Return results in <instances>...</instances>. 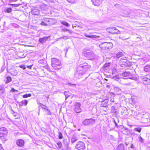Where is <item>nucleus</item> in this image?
<instances>
[{
	"mask_svg": "<svg viewBox=\"0 0 150 150\" xmlns=\"http://www.w3.org/2000/svg\"><path fill=\"white\" fill-rule=\"evenodd\" d=\"M67 32H68V33L69 34H71V31L69 29H68Z\"/></svg>",
	"mask_w": 150,
	"mask_h": 150,
	"instance_id": "56",
	"label": "nucleus"
},
{
	"mask_svg": "<svg viewBox=\"0 0 150 150\" xmlns=\"http://www.w3.org/2000/svg\"><path fill=\"white\" fill-rule=\"evenodd\" d=\"M77 139L73 137L71 139V142L72 143H73L77 141Z\"/></svg>",
	"mask_w": 150,
	"mask_h": 150,
	"instance_id": "42",
	"label": "nucleus"
},
{
	"mask_svg": "<svg viewBox=\"0 0 150 150\" xmlns=\"http://www.w3.org/2000/svg\"><path fill=\"white\" fill-rule=\"evenodd\" d=\"M108 64H105L104 65V66L105 67H107L108 66Z\"/></svg>",
	"mask_w": 150,
	"mask_h": 150,
	"instance_id": "58",
	"label": "nucleus"
},
{
	"mask_svg": "<svg viewBox=\"0 0 150 150\" xmlns=\"http://www.w3.org/2000/svg\"><path fill=\"white\" fill-rule=\"evenodd\" d=\"M135 79V78L134 77V76L132 75L131 73H130V75L129 76H128V77L127 79Z\"/></svg>",
	"mask_w": 150,
	"mask_h": 150,
	"instance_id": "35",
	"label": "nucleus"
},
{
	"mask_svg": "<svg viewBox=\"0 0 150 150\" xmlns=\"http://www.w3.org/2000/svg\"><path fill=\"white\" fill-rule=\"evenodd\" d=\"M106 87L107 88H109V85H107Z\"/></svg>",
	"mask_w": 150,
	"mask_h": 150,
	"instance_id": "63",
	"label": "nucleus"
},
{
	"mask_svg": "<svg viewBox=\"0 0 150 150\" xmlns=\"http://www.w3.org/2000/svg\"><path fill=\"white\" fill-rule=\"evenodd\" d=\"M16 90L14 88H11V91L12 92H15L16 91Z\"/></svg>",
	"mask_w": 150,
	"mask_h": 150,
	"instance_id": "53",
	"label": "nucleus"
},
{
	"mask_svg": "<svg viewBox=\"0 0 150 150\" xmlns=\"http://www.w3.org/2000/svg\"><path fill=\"white\" fill-rule=\"evenodd\" d=\"M68 29L66 28H63L61 30V31L66 32L67 31Z\"/></svg>",
	"mask_w": 150,
	"mask_h": 150,
	"instance_id": "48",
	"label": "nucleus"
},
{
	"mask_svg": "<svg viewBox=\"0 0 150 150\" xmlns=\"http://www.w3.org/2000/svg\"><path fill=\"white\" fill-rule=\"evenodd\" d=\"M61 23L62 24L66 26L67 27L69 25V24L68 23L64 21H62L61 22Z\"/></svg>",
	"mask_w": 150,
	"mask_h": 150,
	"instance_id": "31",
	"label": "nucleus"
},
{
	"mask_svg": "<svg viewBox=\"0 0 150 150\" xmlns=\"http://www.w3.org/2000/svg\"><path fill=\"white\" fill-rule=\"evenodd\" d=\"M31 13L34 15H38V11L35 9L32 10Z\"/></svg>",
	"mask_w": 150,
	"mask_h": 150,
	"instance_id": "32",
	"label": "nucleus"
},
{
	"mask_svg": "<svg viewBox=\"0 0 150 150\" xmlns=\"http://www.w3.org/2000/svg\"><path fill=\"white\" fill-rule=\"evenodd\" d=\"M57 144L58 145L59 148H61L62 146V144L60 142H58L57 143Z\"/></svg>",
	"mask_w": 150,
	"mask_h": 150,
	"instance_id": "43",
	"label": "nucleus"
},
{
	"mask_svg": "<svg viewBox=\"0 0 150 150\" xmlns=\"http://www.w3.org/2000/svg\"><path fill=\"white\" fill-rule=\"evenodd\" d=\"M144 70L146 72L150 71V65L145 66L144 68Z\"/></svg>",
	"mask_w": 150,
	"mask_h": 150,
	"instance_id": "22",
	"label": "nucleus"
},
{
	"mask_svg": "<svg viewBox=\"0 0 150 150\" xmlns=\"http://www.w3.org/2000/svg\"><path fill=\"white\" fill-rule=\"evenodd\" d=\"M39 104L40 106L42 108L45 110L47 109V107L46 105H45L41 103H39Z\"/></svg>",
	"mask_w": 150,
	"mask_h": 150,
	"instance_id": "34",
	"label": "nucleus"
},
{
	"mask_svg": "<svg viewBox=\"0 0 150 150\" xmlns=\"http://www.w3.org/2000/svg\"><path fill=\"white\" fill-rule=\"evenodd\" d=\"M50 38L49 36L46 37H43L40 38L39 39V41L40 43L42 44H43L47 40H50Z\"/></svg>",
	"mask_w": 150,
	"mask_h": 150,
	"instance_id": "14",
	"label": "nucleus"
},
{
	"mask_svg": "<svg viewBox=\"0 0 150 150\" xmlns=\"http://www.w3.org/2000/svg\"><path fill=\"white\" fill-rule=\"evenodd\" d=\"M127 79L125 78H121L119 79V81H120V83L123 85H129L130 84L129 83H127Z\"/></svg>",
	"mask_w": 150,
	"mask_h": 150,
	"instance_id": "12",
	"label": "nucleus"
},
{
	"mask_svg": "<svg viewBox=\"0 0 150 150\" xmlns=\"http://www.w3.org/2000/svg\"><path fill=\"white\" fill-rule=\"evenodd\" d=\"M91 67V66L86 63L81 64L78 67L75 75L78 74L79 75H83Z\"/></svg>",
	"mask_w": 150,
	"mask_h": 150,
	"instance_id": "1",
	"label": "nucleus"
},
{
	"mask_svg": "<svg viewBox=\"0 0 150 150\" xmlns=\"http://www.w3.org/2000/svg\"><path fill=\"white\" fill-rule=\"evenodd\" d=\"M64 93L65 96V100H66L70 96V93L68 92L64 91Z\"/></svg>",
	"mask_w": 150,
	"mask_h": 150,
	"instance_id": "25",
	"label": "nucleus"
},
{
	"mask_svg": "<svg viewBox=\"0 0 150 150\" xmlns=\"http://www.w3.org/2000/svg\"><path fill=\"white\" fill-rule=\"evenodd\" d=\"M19 67L23 69H25L26 68L25 66L24 65H21Z\"/></svg>",
	"mask_w": 150,
	"mask_h": 150,
	"instance_id": "47",
	"label": "nucleus"
},
{
	"mask_svg": "<svg viewBox=\"0 0 150 150\" xmlns=\"http://www.w3.org/2000/svg\"><path fill=\"white\" fill-rule=\"evenodd\" d=\"M6 83H7L12 81L11 78L10 76H7L6 77Z\"/></svg>",
	"mask_w": 150,
	"mask_h": 150,
	"instance_id": "29",
	"label": "nucleus"
},
{
	"mask_svg": "<svg viewBox=\"0 0 150 150\" xmlns=\"http://www.w3.org/2000/svg\"><path fill=\"white\" fill-rule=\"evenodd\" d=\"M41 71L42 72H43V73H44V71L43 70H41Z\"/></svg>",
	"mask_w": 150,
	"mask_h": 150,
	"instance_id": "62",
	"label": "nucleus"
},
{
	"mask_svg": "<svg viewBox=\"0 0 150 150\" xmlns=\"http://www.w3.org/2000/svg\"><path fill=\"white\" fill-rule=\"evenodd\" d=\"M16 143L18 146H22L24 145V142L22 139H18L16 141Z\"/></svg>",
	"mask_w": 150,
	"mask_h": 150,
	"instance_id": "15",
	"label": "nucleus"
},
{
	"mask_svg": "<svg viewBox=\"0 0 150 150\" xmlns=\"http://www.w3.org/2000/svg\"><path fill=\"white\" fill-rule=\"evenodd\" d=\"M22 4H10V5L13 6L14 7H18L19 6L21 5Z\"/></svg>",
	"mask_w": 150,
	"mask_h": 150,
	"instance_id": "37",
	"label": "nucleus"
},
{
	"mask_svg": "<svg viewBox=\"0 0 150 150\" xmlns=\"http://www.w3.org/2000/svg\"><path fill=\"white\" fill-rule=\"evenodd\" d=\"M131 62H129V61L127 60L125 62L124 65L126 67H129L131 66Z\"/></svg>",
	"mask_w": 150,
	"mask_h": 150,
	"instance_id": "24",
	"label": "nucleus"
},
{
	"mask_svg": "<svg viewBox=\"0 0 150 150\" xmlns=\"http://www.w3.org/2000/svg\"><path fill=\"white\" fill-rule=\"evenodd\" d=\"M114 123L115 124V126L116 127H117V128H118V125L117 124V122H116L115 121V120H114Z\"/></svg>",
	"mask_w": 150,
	"mask_h": 150,
	"instance_id": "50",
	"label": "nucleus"
},
{
	"mask_svg": "<svg viewBox=\"0 0 150 150\" xmlns=\"http://www.w3.org/2000/svg\"><path fill=\"white\" fill-rule=\"evenodd\" d=\"M9 1H17V0H9Z\"/></svg>",
	"mask_w": 150,
	"mask_h": 150,
	"instance_id": "60",
	"label": "nucleus"
},
{
	"mask_svg": "<svg viewBox=\"0 0 150 150\" xmlns=\"http://www.w3.org/2000/svg\"><path fill=\"white\" fill-rule=\"evenodd\" d=\"M117 150H124V145L122 144H121L117 146Z\"/></svg>",
	"mask_w": 150,
	"mask_h": 150,
	"instance_id": "19",
	"label": "nucleus"
},
{
	"mask_svg": "<svg viewBox=\"0 0 150 150\" xmlns=\"http://www.w3.org/2000/svg\"><path fill=\"white\" fill-rule=\"evenodd\" d=\"M75 25H76V26H73V25H72V27H73V28L74 27H76V26H78V27H79V26H77V25H76V24H75Z\"/></svg>",
	"mask_w": 150,
	"mask_h": 150,
	"instance_id": "59",
	"label": "nucleus"
},
{
	"mask_svg": "<svg viewBox=\"0 0 150 150\" xmlns=\"http://www.w3.org/2000/svg\"><path fill=\"white\" fill-rule=\"evenodd\" d=\"M108 101L107 100L102 101L101 102V106L106 108L108 106Z\"/></svg>",
	"mask_w": 150,
	"mask_h": 150,
	"instance_id": "17",
	"label": "nucleus"
},
{
	"mask_svg": "<svg viewBox=\"0 0 150 150\" xmlns=\"http://www.w3.org/2000/svg\"><path fill=\"white\" fill-rule=\"evenodd\" d=\"M69 3L71 4H74L77 2V0H67Z\"/></svg>",
	"mask_w": 150,
	"mask_h": 150,
	"instance_id": "30",
	"label": "nucleus"
},
{
	"mask_svg": "<svg viewBox=\"0 0 150 150\" xmlns=\"http://www.w3.org/2000/svg\"><path fill=\"white\" fill-rule=\"evenodd\" d=\"M45 112H46V114L47 115H49L50 114L51 112L49 110L47 109H46L45 110Z\"/></svg>",
	"mask_w": 150,
	"mask_h": 150,
	"instance_id": "44",
	"label": "nucleus"
},
{
	"mask_svg": "<svg viewBox=\"0 0 150 150\" xmlns=\"http://www.w3.org/2000/svg\"><path fill=\"white\" fill-rule=\"evenodd\" d=\"M44 76V75H42V76H41V75H40V76H41V77H43V76Z\"/></svg>",
	"mask_w": 150,
	"mask_h": 150,
	"instance_id": "64",
	"label": "nucleus"
},
{
	"mask_svg": "<svg viewBox=\"0 0 150 150\" xmlns=\"http://www.w3.org/2000/svg\"><path fill=\"white\" fill-rule=\"evenodd\" d=\"M83 54L84 56L88 58L93 57L94 56V53L89 50L84 51Z\"/></svg>",
	"mask_w": 150,
	"mask_h": 150,
	"instance_id": "7",
	"label": "nucleus"
},
{
	"mask_svg": "<svg viewBox=\"0 0 150 150\" xmlns=\"http://www.w3.org/2000/svg\"><path fill=\"white\" fill-rule=\"evenodd\" d=\"M138 139L139 141L141 143H143L144 142V139L142 138L141 136H140L139 138Z\"/></svg>",
	"mask_w": 150,
	"mask_h": 150,
	"instance_id": "38",
	"label": "nucleus"
},
{
	"mask_svg": "<svg viewBox=\"0 0 150 150\" xmlns=\"http://www.w3.org/2000/svg\"><path fill=\"white\" fill-rule=\"evenodd\" d=\"M69 85L70 86H76V85L75 84H71V83H69Z\"/></svg>",
	"mask_w": 150,
	"mask_h": 150,
	"instance_id": "55",
	"label": "nucleus"
},
{
	"mask_svg": "<svg viewBox=\"0 0 150 150\" xmlns=\"http://www.w3.org/2000/svg\"><path fill=\"white\" fill-rule=\"evenodd\" d=\"M69 141L67 139H64L63 140V144L65 145V148L66 150H70L71 148L69 147Z\"/></svg>",
	"mask_w": 150,
	"mask_h": 150,
	"instance_id": "13",
	"label": "nucleus"
},
{
	"mask_svg": "<svg viewBox=\"0 0 150 150\" xmlns=\"http://www.w3.org/2000/svg\"><path fill=\"white\" fill-rule=\"evenodd\" d=\"M8 134L7 129L5 127L0 128V138L3 139L5 138Z\"/></svg>",
	"mask_w": 150,
	"mask_h": 150,
	"instance_id": "4",
	"label": "nucleus"
},
{
	"mask_svg": "<svg viewBox=\"0 0 150 150\" xmlns=\"http://www.w3.org/2000/svg\"><path fill=\"white\" fill-rule=\"evenodd\" d=\"M40 24L42 25H47L46 24V23L44 21H42L41 23Z\"/></svg>",
	"mask_w": 150,
	"mask_h": 150,
	"instance_id": "46",
	"label": "nucleus"
},
{
	"mask_svg": "<svg viewBox=\"0 0 150 150\" xmlns=\"http://www.w3.org/2000/svg\"><path fill=\"white\" fill-rule=\"evenodd\" d=\"M99 46L102 50H107L112 47L113 44L111 42H104L101 43Z\"/></svg>",
	"mask_w": 150,
	"mask_h": 150,
	"instance_id": "3",
	"label": "nucleus"
},
{
	"mask_svg": "<svg viewBox=\"0 0 150 150\" xmlns=\"http://www.w3.org/2000/svg\"><path fill=\"white\" fill-rule=\"evenodd\" d=\"M142 128L140 127H136L134 128V130L139 132H140L141 131Z\"/></svg>",
	"mask_w": 150,
	"mask_h": 150,
	"instance_id": "33",
	"label": "nucleus"
},
{
	"mask_svg": "<svg viewBox=\"0 0 150 150\" xmlns=\"http://www.w3.org/2000/svg\"><path fill=\"white\" fill-rule=\"evenodd\" d=\"M4 86L2 85H0V91H2V93H3L4 91Z\"/></svg>",
	"mask_w": 150,
	"mask_h": 150,
	"instance_id": "40",
	"label": "nucleus"
},
{
	"mask_svg": "<svg viewBox=\"0 0 150 150\" xmlns=\"http://www.w3.org/2000/svg\"><path fill=\"white\" fill-rule=\"evenodd\" d=\"M67 37L66 36H64L63 37H60L59 39H61L62 38L64 39H67Z\"/></svg>",
	"mask_w": 150,
	"mask_h": 150,
	"instance_id": "51",
	"label": "nucleus"
},
{
	"mask_svg": "<svg viewBox=\"0 0 150 150\" xmlns=\"http://www.w3.org/2000/svg\"><path fill=\"white\" fill-rule=\"evenodd\" d=\"M130 147L132 149H134V146L133 145V144H132L131 146H130Z\"/></svg>",
	"mask_w": 150,
	"mask_h": 150,
	"instance_id": "57",
	"label": "nucleus"
},
{
	"mask_svg": "<svg viewBox=\"0 0 150 150\" xmlns=\"http://www.w3.org/2000/svg\"><path fill=\"white\" fill-rule=\"evenodd\" d=\"M38 62L39 64H42L43 65L44 64H46L47 63V62L45 59H43L42 60H40L38 61Z\"/></svg>",
	"mask_w": 150,
	"mask_h": 150,
	"instance_id": "23",
	"label": "nucleus"
},
{
	"mask_svg": "<svg viewBox=\"0 0 150 150\" xmlns=\"http://www.w3.org/2000/svg\"><path fill=\"white\" fill-rule=\"evenodd\" d=\"M28 103V101L26 100H25L20 102L19 105L21 106L23 105L26 106Z\"/></svg>",
	"mask_w": 150,
	"mask_h": 150,
	"instance_id": "20",
	"label": "nucleus"
},
{
	"mask_svg": "<svg viewBox=\"0 0 150 150\" xmlns=\"http://www.w3.org/2000/svg\"><path fill=\"white\" fill-rule=\"evenodd\" d=\"M0 150H4L3 147H2V145L0 144Z\"/></svg>",
	"mask_w": 150,
	"mask_h": 150,
	"instance_id": "54",
	"label": "nucleus"
},
{
	"mask_svg": "<svg viewBox=\"0 0 150 150\" xmlns=\"http://www.w3.org/2000/svg\"><path fill=\"white\" fill-rule=\"evenodd\" d=\"M110 101H111V102H114V99H111L110 100Z\"/></svg>",
	"mask_w": 150,
	"mask_h": 150,
	"instance_id": "61",
	"label": "nucleus"
},
{
	"mask_svg": "<svg viewBox=\"0 0 150 150\" xmlns=\"http://www.w3.org/2000/svg\"><path fill=\"white\" fill-rule=\"evenodd\" d=\"M84 36L86 37L92 38H98V37L96 35H88L87 34L85 33Z\"/></svg>",
	"mask_w": 150,
	"mask_h": 150,
	"instance_id": "18",
	"label": "nucleus"
},
{
	"mask_svg": "<svg viewBox=\"0 0 150 150\" xmlns=\"http://www.w3.org/2000/svg\"><path fill=\"white\" fill-rule=\"evenodd\" d=\"M52 66L56 70L62 68L60 60L56 58L51 59Z\"/></svg>",
	"mask_w": 150,
	"mask_h": 150,
	"instance_id": "2",
	"label": "nucleus"
},
{
	"mask_svg": "<svg viewBox=\"0 0 150 150\" xmlns=\"http://www.w3.org/2000/svg\"><path fill=\"white\" fill-rule=\"evenodd\" d=\"M31 96V94L29 93L24 95L23 96V97L24 98H26L28 97H30Z\"/></svg>",
	"mask_w": 150,
	"mask_h": 150,
	"instance_id": "36",
	"label": "nucleus"
},
{
	"mask_svg": "<svg viewBox=\"0 0 150 150\" xmlns=\"http://www.w3.org/2000/svg\"><path fill=\"white\" fill-rule=\"evenodd\" d=\"M117 112L114 106H112L111 108V113L117 114Z\"/></svg>",
	"mask_w": 150,
	"mask_h": 150,
	"instance_id": "21",
	"label": "nucleus"
},
{
	"mask_svg": "<svg viewBox=\"0 0 150 150\" xmlns=\"http://www.w3.org/2000/svg\"><path fill=\"white\" fill-rule=\"evenodd\" d=\"M32 66H33V65H30V66H27L26 67L29 69H31Z\"/></svg>",
	"mask_w": 150,
	"mask_h": 150,
	"instance_id": "52",
	"label": "nucleus"
},
{
	"mask_svg": "<svg viewBox=\"0 0 150 150\" xmlns=\"http://www.w3.org/2000/svg\"><path fill=\"white\" fill-rule=\"evenodd\" d=\"M63 138L62 134L61 132H59V138L60 139H62Z\"/></svg>",
	"mask_w": 150,
	"mask_h": 150,
	"instance_id": "45",
	"label": "nucleus"
},
{
	"mask_svg": "<svg viewBox=\"0 0 150 150\" xmlns=\"http://www.w3.org/2000/svg\"><path fill=\"white\" fill-rule=\"evenodd\" d=\"M95 122V120L92 119H85L82 122L83 125L85 126H88L91 124H94Z\"/></svg>",
	"mask_w": 150,
	"mask_h": 150,
	"instance_id": "8",
	"label": "nucleus"
},
{
	"mask_svg": "<svg viewBox=\"0 0 150 150\" xmlns=\"http://www.w3.org/2000/svg\"><path fill=\"white\" fill-rule=\"evenodd\" d=\"M13 114L15 117H16L18 115V113L16 112H14L13 113Z\"/></svg>",
	"mask_w": 150,
	"mask_h": 150,
	"instance_id": "49",
	"label": "nucleus"
},
{
	"mask_svg": "<svg viewBox=\"0 0 150 150\" xmlns=\"http://www.w3.org/2000/svg\"><path fill=\"white\" fill-rule=\"evenodd\" d=\"M85 148V144L82 142H78L76 146V148L78 150H83Z\"/></svg>",
	"mask_w": 150,
	"mask_h": 150,
	"instance_id": "9",
	"label": "nucleus"
},
{
	"mask_svg": "<svg viewBox=\"0 0 150 150\" xmlns=\"http://www.w3.org/2000/svg\"><path fill=\"white\" fill-rule=\"evenodd\" d=\"M123 53L122 52H118L116 54V57L117 58H119L122 56H123Z\"/></svg>",
	"mask_w": 150,
	"mask_h": 150,
	"instance_id": "27",
	"label": "nucleus"
},
{
	"mask_svg": "<svg viewBox=\"0 0 150 150\" xmlns=\"http://www.w3.org/2000/svg\"><path fill=\"white\" fill-rule=\"evenodd\" d=\"M140 79L143 83L145 85L150 84V77L148 75L140 77Z\"/></svg>",
	"mask_w": 150,
	"mask_h": 150,
	"instance_id": "5",
	"label": "nucleus"
},
{
	"mask_svg": "<svg viewBox=\"0 0 150 150\" xmlns=\"http://www.w3.org/2000/svg\"><path fill=\"white\" fill-rule=\"evenodd\" d=\"M81 103L79 102H76L74 105V110L76 113L81 112Z\"/></svg>",
	"mask_w": 150,
	"mask_h": 150,
	"instance_id": "10",
	"label": "nucleus"
},
{
	"mask_svg": "<svg viewBox=\"0 0 150 150\" xmlns=\"http://www.w3.org/2000/svg\"><path fill=\"white\" fill-rule=\"evenodd\" d=\"M43 20L46 23L47 25H52L54 24L56 22L55 19L52 18H44Z\"/></svg>",
	"mask_w": 150,
	"mask_h": 150,
	"instance_id": "6",
	"label": "nucleus"
},
{
	"mask_svg": "<svg viewBox=\"0 0 150 150\" xmlns=\"http://www.w3.org/2000/svg\"><path fill=\"white\" fill-rule=\"evenodd\" d=\"M130 75V72H125L122 74V76L125 77H128V76Z\"/></svg>",
	"mask_w": 150,
	"mask_h": 150,
	"instance_id": "26",
	"label": "nucleus"
},
{
	"mask_svg": "<svg viewBox=\"0 0 150 150\" xmlns=\"http://www.w3.org/2000/svg\"><path fill=\"white\" fill-rule=\"evenodd\" d=\"M103 0H91L93 4L95 6H99L102 3Z\"/></svg>",
	"mask_w": 150,
	"mask_h": 150,
	"instance_id": "11",
	"label": "nucleus"
},
{
	"mask_svg": "<svg viewBox=\"0 0 150 150\" xmlns=\"http://www.w3.org/2000/svg\"><path fill=\"white\" fill-rule=\"evenodd\" d=\"M40 67H42L43 68H45V69H47L48 71H50V69H49V67L47 65L46 66H42V65H40Z\"/></svg>",
	"mask_w": 150,
	"mask_h": 150,
	"instance_id": "39",
	"label": "nucleus"
},
{
	"mask_svg": "<svg viewBox=\"0 0 150 150\" xmlns=\"http://www.w3.org/2000/svg\"><path fill=\"white\" fill-rule=\"evenodd\" d=\"M111 29L112 31H111V33L112 34H120V32L115 27H112Z\"/></svg>",
	"mask_w": 150,
	"mask_h": 150,
	"instance_id": "16",
	"label": "nucleus"
},
{
	"mask_svg": "<svg viewBox=\"0 0 150 150\" xmlns=\"http://www.w3.org/2000/svg\"><path fill=\"white\" fill-rule=\"evenodd\" d=\"M12 9L11 8H8L6 9V12L8 13H10L12 11Z\"/></svg>",
	"mask_w": 150,
	"mask_h": 150,
	"instance_id": "41",
	"label": "nucleus"
},
{
	"mask_svg": "<svg viewBox=\"0 0 150 150\" xmlns=\"http://www.w3.org/2000/svg\"><path fill=\"white\" fill-rule=\"evenodd\" d=\"M114 90L117 92H120L121 91V89L119 87L116 86H113Z\"/></svg>",
	"mask_w": 150,
	"mask_h": 150,
	"instance_id": "28",
	"label": "nucleus"
}]
</instances>
